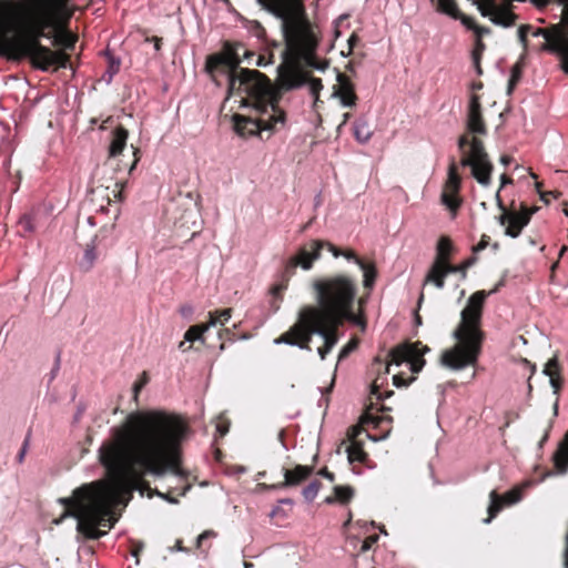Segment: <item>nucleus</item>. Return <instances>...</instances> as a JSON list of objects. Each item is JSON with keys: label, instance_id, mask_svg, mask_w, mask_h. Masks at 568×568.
Masks as SVG:
<instances>
[{"label": "nucleus", "instance_id": "obj_52", "mask_svg": "<svg viewBox=\"0 0 568 568\" xmlns=\"http://www.w3.org/2000/svg\"><path fill=\"white\" fill-rule=\"evenodd\" d=\"M488 239L489 237L487 235H483L480 242L473 247V253L477 254L485 250L488 246Z\"/></svg>", "mask_w": 568, "mask_h": 568}, {"label": "nucleus", "instance_id": "obj_41", "mask_svg": "<svg viewBox=\"0 0 568 568\" xmlns=\"http://www.w3.org/2000/svg\"><path fill=\"white\" fill-rule=\"evenodd\" d=\"M489 6H485L484 3L477 1V0H474L473 3L477 7L478 11L480 12V14L485 18H489L493 16V12H495L496 10V7H495V0H486Z\"/></svg>", "mask_w": 568, "mask_h": 568}, {"label": "nucleus", "instance_id": "obj_16", "mask_svg": "<svg viewBox=\"0 0 568 568\" xmlns=\"http://www.w3.org/2000/svg\"><path fill=\"white\" fill-rule=\"evenodd\" d=\"M446 244L445 242L440 243L438 247V257L435 258L432 266L429 267L425 280L423 282V286L425 287L428 284L434 285L436 288L442 290L445 286V278L447 277V273L443 267V246Z\"/></svg>", "mask_w": 568, "mask_h": 568}, {"label": "nucleus", "instance_id": "obj_20", "mask_svg": "<svg viewBox=\"0 0 568 568\" xmlns=\"http://www.w3.org/2000/svg\"><path fill=\"white\" fill-rule=\"evenodd\" d=\"M129 132L123 126H116L112 131V139L109 145V158H116L120 155L126 146Z\"/></svg>", "mask_w": 568, "mask_h": 568}, {"label": "nucleus", "instance_id": "obj_47", "mask_svg": "<svg viewBox=\"0 0 568 568\" xmlns=\"http://www.w3.org/2000/svg\"><path fill=\"white\" fill-rule=\"evenodd\" d=\"M146 383H148V376H146V373L143 372L141 379L139 382H136L133 386V399L135 402H138L139 393L146 385Z\"/></svg>", "mask_w": 568, "mask_h": 568}, {"label": "nucleus", "instance_id": "obj_34", "mask_svg": "<svg viewBox=\"0 0 568 568\" xmlns=\"http://www.w3.org/2000/svg\"><path fill=\"white\" fill-rule=\"evenodd\" d=\"M437 7L442 12L458 19L459 10L455 0H437Z\"/></svg>", "mask_w": 568, "mask_h": 568}, {"label": "nucleus", "instance_id": "obj_62", "mask_svg": "<svg viewBox=\"0 0 568 568\" xmlns=\"http://www.w3.org/2000/svg\"><path fill=\"white\" fill-rule=\"evenodd\" d=\"M318 475L328 479L329 481H334L335 480V475L331 471L327 470V468H323L318 471Z\"/></svg>", "mask_w": 568, "mask_h": 568}, {"label": "nucleus", "instance_id": "obj_42", "mask_svg": "<svg viewBox=\"0 0 568 568\" xmlns=\"http://www.w3.org/2000/svg\"><path fill=\"white\" fill-rule=\"evenodd\" d=\"M306 84H308L310 93L317 100L318 94H320L321 90L323 89L322 80L316 79V78H312V79L307 78Z\"/></svg>", "mask_w": 568, "mask_h": 568}, {"label": "nucleus", "instance_id": "obj_2", "mask_svg": "<svg viewBox=\"0 0 568 568\" xmlns=\"http://www.w3.org/2000/svg\"><path fill=\"white\" fill-rule=\"evenodd\" d=\"M68 0H27L21 8L0 2L2 10L12 16V29L17 36L8 40L7 48L14 59H29L41 71L51 68L65 69L69 55L64 50H73L77 37L62 23L71 18Z\"/></svg>", "mask_w": 568, "mask_h": 568}, {"label": "nucleus", "instance_id": "obj_10", "mask_svg": "<svg viewBox=\"0 0 568 568\" xmlns=\"http://www.w3.org/2000/svg\"><path fill=\"white\" fill-rule=\"evenodd\" d=\"M530 31L532 37H542L546 40L541 50L558 54L561 58L564 71L568 73V34L559 27L554 28L552 31L541 28Z\"/></svg>", "mask_w": 568, "mask_h": 568}, {"label": "nucleus", "instance_id": "obj_3", "mask_svg": "<svg viewBox=\"0 0 568 568\" xmlns=\"http://www.w3.org/2000/svg\"><path fill=\"white\" fill-rule=\"evenodd\" d=\"M261 10L281 21L285 49L281 52L282 63L277 67L281 85L285 90L302 88L307 82L298 62L324 72L327 61L317 62L315 53L318 39L312 24L305 18L303 0H255Z\"/></svg>", "mask_w": 568, "mask_h": 568}, {"label": "nucleus", "instance_id": "obj_28", "mask_svg": "<svg viewBox=\"0 0 568 568\" xmlns=\"http://www.w3.org/2000/svg\"><path fill=\"white\" fill-rule=\"evenodd\" d=\"M356 264L363 271L364 287H366V288L372 287L375 282L376 275H377L375 266L372 264H366L363 260H356Z\"/></svg>", "mask_w": 568, "mask_h": 568}, {"label": "nucleus", "instance_id": "obj_24", "mask_svg": "<svg viewBox=\"0 0 568 568\" xmlns=\"http://www.w3.org/2000/svg\"><path fill=\"white\" fill-rule=\"evenodd\" d=\"M293 328H294V325L291 326V328L286 333L282 334L278 338H276L274 341V343L275 344H286V345H290V346L298 347L300 349H307V351H310L311 347H310V345H307L306 339L296 336L292 332Z\"/></svg>", "mask_w": 568, "mask_h": 568}, {"label": "nucleus", "instance_id": "obj_30", "mask_svg": "<svg viewBox=\"0 0 568 568\" xmlns=\"http://www.w3.org/2000/svg\"><path fill=\"white\" fill-rule=\"evenodd\" d=\"M231 313H232L231 308H226V310H222V311H216L214 313L210 312L209 313L210 321L207 323L209 328L211 326L224 325L225 323H227L229 320L232 316Z\"/></svg>", "mask_w": 568, "mask_h": 568}, {"label": "nucleus", "instance_id": "obj_26", "mask_svg": "<svg viewBox=\"0 0 568 568\" xmlns=\"http://www.w3.org/2000/svg\"><path fill=\"white\" fill-rule=\"evenodd\" d=\"M516 18V14L513 12L496 8L495 12H493V16L490 17V21L496 26L509 28L515 23Z\"/></svg>", "mask_w": 568, "mask_h": 568}, {"label": "nucleus", "instance_id": "obj_51", "mask_svg": "<svg viewBox=\"0 0 568 568\" xmlns=\"http://www.w3.org/2000/svg\"><path fill=\"white\" fill-rule=\"evenodd\" d=\"M520 498H521L520 491L513 490L506 495V503L509 505L516 504L520 500Z\"/></svg>", "mask_w": 568, "mask_h": 568}, {"label": "nucleus", "instance_id": "obj_23", "mask_svg": "<svg viewBox=\"0 0 568 568\" xmlns=\"http://www.w3.org/2000/svg\"><path fill=\"white\" fill-rule=\"evenodd\" d=\"M95 240L97 235H93L91 242L87 244V247L83 252V256L79 262V267L83 272H89L94 266V263L98 258L97 250H95Z\"/></svg>", "mask_w": 568, "mask_h": 568}, {"label": "nucleus", "instance_id": "obj_59", "mask_svg": "<svg viewBox=\"0 0 568 568\" xmlns=\"http://www.w3.org/2000/svg\"><path fill=\"white\" fill-rule=\"evenodd\" d=\"M474 31H475L476 37L478 39H481V37L490 33V29L487 28V27H477V26H475Z\"/></svg>", "mask_w": 568, "mask_h": 568}, {"label": "nucleus", "instance_id": "obj_46", "mask_svg": "<svg viewBox=\"0 0 568 568\" xmlns=\"http://www.w3.org/2000/svg\"><path fill=\"white\" fill-rule=\"evenodd\" d=\"M30 438H31V433L29 432L22 443V446H21V449L17 456V460L19 464H22L23 460H24V457L28 453V449H29V445H30Z\"/></svg>", "mask_w": 568, "mask_h": 568}, {"label": "nucleus", "instance_id": "obj_36", "mask_svg": "<svg viewBox=\"0 0 568 568\" xmlns=\"http://www.w3.org/2000/svg\"><path fill=\"white\" fill-rule=\"evenodd\" d=\"M336 80L339 84V89L336 92L342 94H355L353 83L341 72L337 71Z\"/></svg>", "mask_w": 568, "mask_h": 568}, {"label": "nucleus", "instance_id": "obj_25", "mask_svg": "<svg viewBox=\"0 0 568 568\" xmlns=\"http://www.w3.org/2000/svg\"><path fill=\"white\" fill-rule=\"evenodd\" d=\"M504 500L503 498L497 494L496 490H491L489 494V505L487 508L488 517L483 520L484 524H489L497 514L503 509Z\"/></svg>", "mask_w": 568, "mask_h": 568}, {"label": "nucleus", "instance_id": "obj_38", "mask_svg": "<svg viewBox=\"0 0 568 568\" xmlns=\"http://www.w3.org/2000/svg\"><path fill=\"white\" fill-rule=\"evenodd\" d=\"M321 484L317 480L310 483L303 490L302 495L307 503H312L318 494Z\"/></svg>", "mask_w": 568, "mask_h": 568}, {"label": "nucleus", "instance_id": "obj_35", "mask_svg": "<svg viewBox=\"0 0 568 568\" xmlns=\"http://www.w3.org/2000/svg\"><path fill=\"white\" fill-rule=\"evenodd\" d=\"M346 454L349 464H353L355 462H362L365 457V453L363 452L362 447H359L357 444H352L347 446Z\"/></svg>", "mask_w": 568, "mask_h": 568}, {"label": "nucleus", "instance_id": "obj_57", "mask_svg": "<svg viewBox=\"0 0 568 568\" xmlns=\"http://www.w3.org/2000/svg\"><path fill=\"white\" fill-rule=\"evenodd\" d=\"M180 314L184 318H191V316L193 314V307L191 305H183L180 308Z\"/></svg>", "mask_w": 568, "mask_h": 568}, {"label": "nucleus", "instance_id": "obj_22", "mask_svg": "<svg viewBox=\"0 0 568 568\" xmlns=\"http://www.w3.org/2000/svg\"><path fill=\"white\" fill-rule=\"evenodd\" d=\"M342 314L336 315V318L332 320L329 318L327 322H325L326 325L331 327L338 328L344 324L345 321L351 322L355 325L362 326V328H365V323L362 318H359L354 312L353 306H346L344 312H341Z\"/></svg>", "mask_w": 568, "mask_h": 568}, {"label": "nucleus", "instance_id": "obj_40", "mask_svg": "<svg viewBox=\"0 0 568 568\" xmlns=\"http://www.w3.org/2000/svg\"><path fill=\"white\" fill-rule=\"evenodd\" d=\"M443 267H444V270L446 271L447 274L459 273L462 280H465L466 276H467V271L465 270V266H464L463 263L459 264V265H450L449 264V260H444L443 258Z\"/></svg>", "mask_w": 568, "mask_h": 568}, {"label": "nucleus", "instance_id": "obj_45", "mask_svg": "<svg viewBox=\"0 0 568 568\" xmlns=\"http://www.w3.org/2000/svg\"><path fill=\"white\" fill-rule=\"evenodd\" d=\"M120 69V59H116L114 57L109 58V68L106 73H109V80L108 83L111 82L113 75L119 72Z\"/></svg>", "mask_w": 568, "mask_h": 568}, {"label": "nucleus", "instance_id": "obj_13", "mask_svg": "<svg viewBox=\"0 0 568 568\" xmlns=\"http://www.w3.org/2000/svg\"><path fill=\"white\" fill-rule=\"evenodd\" d=\"M459 189L460 178L457 173L456 164L452 162L448 168V178L440 199L442 203L454 213L460 205V200L456 196L459 192Z\"/></svg>", "mask_w": 568, "mask_h": 568}, {"label": "nucleus", "instance_id": "obj_60", "mask_svg": "<svg viewBox=\"0 0 568 568\" xmlns=\"http://www.w3.org/2000/svg\"><path fill=\"white\" fill-rule=\"evenodd\" d=\"M520 74H521V69H520V65L518 63H516L513 68H511V75L509 79H515V81L517 82L520 78Z\"/></svg>", "mask_w": 568, "mask_h": 568}, {"label": "nucleus", "instance_id": "obj_12", "mask_svg": "<svg viewBox=\"0 0 568 568\" xmlns=\"http://www.w3.org/2000/svg\"><path fill=\"white\" fill-rule=\"evenodd\" d=\"M323 248H326V241L313 240L310 244L298 248L296 255L291 257L288 265L310 271L314 262L321 258Z\"/></svg>", "mask_w": 568, "mask_h": 568}, {"label": "nucleus", "instance_id": "obj_63", "mask_svg": "<svg viewBox=\"0 0 568 568\" xmlns=\"http://www.w3.org/2000/svg\"><path fill=\"white\" fill-rule=\"evenodd\" d=\"M272 63H273L272 55L267 60L264 57L260 55L255 64L257 67H266Z\"/></svg>", "mask_w": 568, "mask_h": 568}, {"label": "nucleus", "instance_id": "obj_48", "mask_svg": "<svg viewBox=\"0 0 568 568\" xmlns=\"http://www.w3.org/2000/svg\"><path fill=\"white\" fill-rule=\"evenodd\" d=\"M357 346L356 342H348L343 348L339 351L338 361L347 357Z\"/></svg>", "mask_w": 568, "mask_h": 568}, {"label": "nucleus", "instance_id": "obj_17", "mask_svg": "<svg viewBox=\"0 0 568 568\" xmlns=\"http://www.w3.org/2000/svg\"><path fill=\"white\" fill-rule=\"evenodd\" d=\"M537 211V207L527 209L526 206L521 207L519 213L513 212L509 225L505 229V235L516 239L521 233V230L527 226L530 222L532 214Z\"/></svg>", "mask_w": 568, "mask_h": 568}, {"label": "nucleus", "instance_id": "obj_14", "mask_svg": "<svg viewBox=\"0 0 568 568\" xmlns=\"http://www.w3.org/2000/svg\"><path fill=\"white\" fill-rule=\"evenodd\" d=\"M187 199L189 206L175 219V225L178 229L191 231L193 237L199 232L202 221L197 203L193 201L191 194L187 195Z\"/></svg>", "mask_w": 568, "mask_h": 568}, {"label": "nucleus", "instance_id": "obj_4", "mask_svg": "<svg viewBox=\"0 0 568 568\" xmlns=\"http://www.w3.org/2000/svg\"><path fill=\"white\" fill-rule=\"evenodd\" d=\"M230 93L244 94L243 105L252 111L247 118L234 116L237 134H255L285 123V114L278 106L281 94L262 72L240 69L239 78H230Z\"/></svg>", "mask_w": 568, "mask_h": 568}, {"label": "nucleus", "instance_id": "obj_9", "mask_svg": "<svg viewBox=\"0 0 568 568\" xmlns=\"http://www.w3.org/2000/svg\"><path fill=\"white\" fill-rule=\"evenodd\" d=\"M239 49H242L241 44L232 48L227 43L225 45V52L207 57L205 62V72L214 82H219V77H226L227 88L230 89V78H239V70L241 69L239 68L241 63Z\"/></svg>", "mask_w": 568, "mask_h": 568}, {"label": "nucleus", "instance_id": "obj_44", "mask_svg": "<svg viewBox=\"0 0 568 568\" xmlns=\"http://www.w3.org/2000/svg\"><path fill=\"white\" fill-rule=\"evenodd\" d=\"M530 30H532L530 24H521L517 30L518 40L524 49L527 48V34Z\"/></svg>", "mask_w": 568, "mask_h": 568}, {"label": "nucleus", "instance_id": "obj_39", "mask_svg": "<svg viewBox=\"0 0 568 568\" xmlns=\"http://www.w3.org/2000/svg\"><path fill=\"white\" fill-rule=\"evenodd\" d=\"M326 248L333 254L334 257L344 256L346 260L353 261L355 264H356V260H361L353 252H351V251L343 252L329 242H326Z\"/></svg>", "mask_w": 568, "mask_h": 568}, {"label": "nucleus", "instance_id": "obj_55", "mask_svg": "<svg viewBox=\"0 0 568 568\" xmlns=\"http://www.w3.org/2000/svg\"><path fill=\"white\" fill-rule=\"evenodd\" d=\"M458 19H460L462 23H463L466 28H468V29H473V30H474V28H475V26H476V24H475L474 20H473L470 17H467V16H465V14H463V13H460V12H459V17H458Z\"/></svg>", "mask_w": 568, "mask_h": 568}, {"label": "nucleus", "instance_id": "obj_5", "mask_svg": "<svg viewBox=\"0 0 568 568\" xmlns=\"http://www.w3.org/2000/svg\"><path fill=\"white\" fill-rule=\"evenodd\" d=\"M487 295L485 291H478L468 298L467 305L460 312V322L452 334L458 344L442 354L440 362L444 366L460 371L477 362L484 339L480 324Z\"/></svg>", "mask_w": 568, "mask_h": 568}, {"label": "nucleus", "instance_id": "obj_18", "mask_svg": "<svg viewBox=\"0 0 568 568\" xmlns=\"http://www.w3.org/2000/svg\"><path fill=\"white\" fill-rule=\"evenodd\" d=\"M282 471L284 480L280 484L273 485L272 488L283 489L300 485L304 479L313 474V467L297 465L293 470L283 468Z\"/></svg>", "mask_w": 568, "mask_h": 568}, {"label": "nucleus", "instance_id": "obj_53", "mask_svg": "<svg viewBox=\"0 0 568 568\" xmlns=\"http://www.w3.org/2000/svg\"><path fill=\"white\" fill-rule=\"evenodd\" d=\"M378 540V536H371L368 537L362 545L361 551L365 552L371 549L372 545L375 544Z\"/></svg>", "mask_w": 568, "mask_h": 568}, {"label": "nucleus", "instance_id": "obj_27", "mask_svg": "<svg viewBox=\"0 0 568 568\" xmlns=\"http://www.w3.org/2000/svg\"><path fill=\"white\" fill-rule=\"evenodd\" d=\"M373 135V131L366 120L359 119L354 122V136L357 142L364 144L369 141Z\"/></svg>", "mask_w": 568, "mask_h": 568}, {"label": "nucleus", "instance_id": "obj_49", "mask_svg": "<svg viewBox=\"0 0 568 568\" xmlns=\"http://www.w3.org/2000/svg\"><path fill=\"white\" fill-rule=\"evenodd\" d=\"M540 186H541V185H540V183H536V189H537V191H538V193H539L540 200H541L544 203L549 204V202H550V200H549V199H550V196L558 197V195H559V194H558V193H556V192H552V191H549V192H541Z\"/></svg>", "mask_w": 568, "mask_h": 568}, {"label": "nucleus", "instance_id": "obj_8", "mask_svg": "<svg viewBox=\"0 0 568 568\" xmlns=\"http://www.w3.org/2000/svg\"><path fill=\"white\" fill-rule=\"evenodd\" d=\"M296 336L306 339L307 345L312 341L313 335H317L324 339V346L317 348V354L322 361L326 358V355L337 344V328L326 325L322 320L313 317L297 316V321L294 324L292 331Z\"/></svg>", "mask_w": 568, "mask_h": 568}, {"label": "nucleus", "instance_id": "obj_50", "mask_svg": "<svg viewBox=\"0 0 568 568\" xmlns=\"http://www.w3.org/2000/svg\"><path fill=\"white\" fill-rule=\"evenodd\" d=\"M445 242L446 244H444L443 246V255H442V258L444 260H449L448 258V255H449V252L452 251V243L446 237H442L438 243H437V248L439 247L440 243Z\"/></svg>", "mask_w": 568, "mask_h": 568}, {"label": "nucleus", "instance_id": "obj_61", "mask_svg": "<svg viewBox=\"0 0 568 568\" xmlns=\"http://www.w3.org/2000/svg\"><path fill=\"white\" fill-rule=\"evenodd\" d=\"M511 213H508L506 210L503 211V213L498 216V223L500 225H505L506 223H509Z\"/></svg>", "mask_w": 568, "mask_h": 568}, {"label": "nucleus", "instance_id": "obj_6", "mask_svg": "<svg viewBox=\"0 0 568 568\" xmlns=\"http://www.w3.org/2000/svg\"><path fill=\"white\" fill-rule=\"evenodd\" d=\"M312 291L316 306H303L297 316L313 317L327 322L329 318H336L342 314L346 306H353L357 286L356 282L344 274L323 276L313 280Z\"/></svg>", "mask_w": 568, "mask_h": 568}, {"label": "nucleus", "instance_id": "obj_64", "mask_svg": "<svg viewBox=\"0 0 568 568\" xmlns=\"http://www.w3.org/2000/svg\"><path fill=\"white\" fill-rule=\"evenodd\" d=\"M564 567L565 568H568V531H567V535H566V547H565V551H564Z\"/></svg>", "mask_w": 568, "mask_h": 568}, {"label": "nucleus", "instance_id": "obj_29", "mask_svg": "<svg viewBox=\"0 0 568 568\" xmlns=\"http://www.w3.org/2000/svg\"><path fill=\"white\" fill-rule=\"evenodd\" d=\"M209 329V325H193L184 333V342L193 343L200 341L204 343L203 334Z\"/></svg>", "mask_w": 568, "mask_h": 568}, {"label": "nucleus", "instance_id": "obj_15", "mask_svg": "<svg viewBox=\"0 0 568 568\" xmlns=\"http://www.w3.org/2000/svg\"><path fill=\"white\" fill-rule=\"evenodd\" d=\"M467 128L470 133L481 135H485L487 133V129L481 116L479 97L476 94H471L469 99Z\"/></svg>", "mask_w": 568, "mask_h": 568}, {"label": "nucleus", "instance_id": "obj_21", "mask_svg": "<svg viewBox=\"0 0 568 568\" xmlns=\"http://www.w3.org/2000/svg\"><path fill=\"white\" fill-rule=\"evenodd\" d=\"M554 466L557 474L565 475L568 471V432L554 454Z\"/></svg>", "mask_w": 568, "mask_h": 568}, {"label": "nucleus", "instance_id": "obj_37", "mask_svg": "<svg viewBox=\"0 0 568 568\" xmlns=\"http://www.w3.org/2000/svg\"><path fill=\"white\" fill-rule=\"evenodd\" d=\"M278 504L277 506H275L271 513H270V517H282V518H286L287 517V511L283 508V505H286V506H290L292 507L294 505V501L293 499L291 498H283V499H280L278 500Z\"/></svg>", "mask_w": 568, "mask_h": 568}, {"label": "nucleus", "instance_id": "obj_33", "mask_svg": "<svg viewBox=\"0 0 568 568\" xmlns=\"http://www.w3.org/2000/svg\"><path fill=\"white\" fill-rule=\"evenodd\" d=\"M336 500L341 504H347L354 497V488L351 486H335L333 488Z\"/></svg>", "mask_w": 568, "mask_h": 568}, {"label": "nucleus", "instance_id": "obj_7", "mask_svg": "<svg viewBox=\"0 0 568 568\" xmlns=\"http://www.w3.org/2000/svg\"><path fill=\"white\" fill-rule=\"evenodd\" d=\"M458 148L463 153L460 165L470 168L473 178L484 187L491 184V173L494 165L489 159L484 142L473 136L462 135L458 139Z\"/></svg>", "mask_w": 568, "mask_h": 568}, {"label": "nucleus", "instance_id": "obj_1", "mask_svg": "<svg viewBox=\"0 0 568 568\" xmlns=\"http://www.w3.org/2000/svg\"><path fill=\"white\" fill-rule=\"evenodd\" d=\"M189 426L178 415L162 409L130 413L121 426L111 429V437L99 449V460L106 469L111 485H82L72 496L59 498L67 509L54 523L77 519V530L89 539H99L112 528L115 519L112 505L126 504L140 489L145 476L162 478L181 475V445Z\"/></svg>", "mask_w": 568, "mask_h": 568}, {"label": "nucleus", "instance_id": "obj_54", "mask_svg": "<svg viewBox=\"0 0 568 568\" xmlns=\"http://www.w3.org/2000/svg\"><path fill=\"white\" fill-rule=\"evenodd\" d=\"M484 50H485V44L483 43L481 39L477 38V41H476V44H475V49L473 50L471 57L480 58L481 53L484 52Z\"/></svg>", "mask_w": 568, "mask_h": 568}, {"label": "nucleus", "instance_id": "obj_58", "mask_svg": "<svg viewBox=\"0 0 568 568\" xmlns=\"http://www.w3.org/2000/svg\"><path fill=\"white\" fill-rule=\"evenodd\" d=\"M60 369V353L57 354L54 366L50 373V381H53Z\"/></svg>", "mask_w": 568, "mask_h": 568}, {"label": "nucleus", "instance_id": "obj_56", "mask_svg": "<svg viewBox=\"0 0 568 568\" xmlns=\"http://www.w3.org/2000/svg\"><path fill=\"white\" fill-rule=\"evenodd\" d=\"M211 536H214V532L211 531V530H205L203 531L202 534H200L197 537H196V547H201L203 540L207 539L209 537Z\"/></svg>", "mask_w": 568, "mask_h": 568}, {"label": "nucleus", "instance_id": "obj_31", "mask_svg": "<svg viewBox=\"0 0 568 568\" xmlns=\"http://www.w3.org/2000/svg\"><path fill=\"white\" fill-rule=\"evenodd\" d=\"M244 27L255 38L263 40L266 38V30L258 20H245Z\"/></svg>", "mask_w": 568, "mask_h": 568}, {"label": "nucleus", "instance_id": "obj_43", "mask_svg": "<svg viewBox=\"0 0 568 568\" xmlns=\"http://www.w3.org/2000/svg\"><path fill=\"white\" fill-rule=\"evenodd\" d=\"M334 97H338L342 106L344 108H353L356 104V95L355 94H342L339 92H334Z\"/></svg>", "mask_w": 568, "mask_h": 568}, {"label": "nucleus", "instance_id": "obj_19", "mask_svg": "<svg viewBox=\"0 0 568 568\" xmlns=\"http://www.w3.org/2000/svg\"><path fill=\"white\" fill-rule=\"evenodd\" d=\"M70 293V283L63 277L59 276L51 283L49 293V303H51L57 310H60L65 302Z\"/></svg>", "mask_w": 568, "mask_h": 568}, {"label": "nucleus", "instance_id": "obj_11", "mask_svg": "<svg viewBox=\"0 0 568 568\" xmlns=\"http://www.w3.org/2000/svg\"><path fill=\"white\" fill-rule=\"evenodd\" d=\"M420 343H404L389 352L392 363L399 366L403 362L409 363V368L413 373H419L424 365L425 359L423 358L425 353L429 352L427 346L419 348Z\"/></svg>", "mask_w": 568, "mask_h": 568}, {"label": "nucleus", "instance_id": "obj_32", "mask_svg": "<svg viewBox=\"0 0 568 568\" xmlns=\"http://www.w3.org/2000/svg\"><path fill=\"white\" fill-rule=\"evenodd\" d=\"M557 367H558V361L556 357H552L547 362V364L542 371V373L545 375L549 376V383H550L551 387L554 388L555 394L558 392L559 386H560L559 381L557 378H555V376H554L555 373L552 372V369L557 368Z\"/></svg>", "mask_w": 568, "mask_h": 568}]
</instances>
